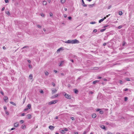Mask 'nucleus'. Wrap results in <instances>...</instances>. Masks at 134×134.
Wrapping results in <instances>:
<instances>
[{
	"label": "nucleus",
	"instance_id": "1",
	"mask_svg": "<svg viewBox=\"0 0 134 134\" xmlns=\"http://www.w3.org/2000/svg\"><path fill=\"white\" fill-rule=\"evenodd\" d=\"M57 102V100H52L49 102L48 103L49 105H50L51 104H55V103H56Z\"/></svg>",
	"mask_w": 134,
	"mask_h": 134
},
{
	"label": "nucleus",
	"instance_id": "2",
	"mask_svg": "<svg viewBox=\"0 0 134 134\" xmlns=\"http://www.w3.org/2000/svg\"><path fill=\"white\" fill-rule=\"evenodd\" d=\"M64 95L66 98L68 99H70L71 98V96L69 94H67L66 93H65L64 94Z\"/></svg>",
	"mask_w": 134,
	"mask_h": 134
},
{
	"label": "nucleus",
	"instance_id": "3",
	"mask_svg": "<svg viewBox=\"0 0 134 134\" xmlns=\"http://www.w3.org/2000/svg\"><path fill=\"white\" fill-rule=\"evenodd\" d=\"M72 44H74V43H79V41L76 40V39H75L74 40H72Z\"/></svg>",
	"mask_w": 134,
	"mask_h": 134
},
{
	"label": "nucleus",
	"instance_id": "4",
	"mask_svg": "<svg viewBox=\"0 0 134 134\" xmlns=\"http://www.w3.org/2000/svg\"><path fill=\"white\" fill-rule=\"evenodd\" d=\"M19 126V123L18 122H16L14 123V127H17Z\"/></svg>",
	"mask_w": 134,
	"mask_h": 134
},
{
	"label": "nucleus",
	"instance_id": "5",
	"mask_svg": "<svg viewBox=\"0 0 134 134\" xmlns=\"http://www.w3.org/2000/svg\"><path fill=\"white\" fill-rule=\"evenodd\" d=\"M4 101L6 102H8V98L6 96H5L4 97Z\"/></svg>",
	"mask_w": 134,
	"mask_h": 134
},
{
	"label": "nucleus",
	"instance_id": "6",
	"mask_svg": "<svg viewBox=\"0 0 134 134\" xmlns=\"http://www.w3.org/2000/svg\"><path fill=\"white\" fill-rule=\"evenodd\" d=\"M49 129L51 130H53L54 129V127L52 126H49Z\"/></svg>",
	"mask_w": 134,
	"mask_h": 134
},
{
	"label": "nucleus",
	"instance_id": "7",
	"mask_svg": "<svg viewBox=\"0 0 134 134\" xmlns=\"http://www.w3.org/2000/svg\"><path fill=\"white\" fill-rule=\"evenodd\" d=\"M72 40H69L65 42V43H72Z\"/></svg>",
	"mask_w": 134,
	"mask_h": 134
},
{
	"label": "nucleus",
	"instance_id": "8",
	"mask_svg": "<svg viewBox=\"0 0 134 134\" xmlns=\"http://www.w3.org/2000/svg\"><path fill=\"white\" fill-rule=\"evenodd\" d=\"M57 90L53 88L52 90V94H54V93H55L56 92H57Z\"/></svg>",
	"mask_w": 134,
	"mask_h": 134
},
{
	"label": "nucleus",
	"instance_id": "9",
	"mask_svg": "<svg viewBox=\"0 0 134 134\" xmlns=\"http://www.w3.org/2000/svg\"><path fill=\"white\" fill-rule=\"evenodd\" d=\"M100 127L101 128L103 129H104V130H106V129L105 126L103 125H102L100 126Z\"/></svg>",
	"mask_w": 134,
	"mask_h": 134
},
{
	"label": "nucleus",
	"instance_id": "10",
	"mask_svg": "<svg viewBox=\"0 0 134 134\" xmlns=\"http://www.w3.org/2000/svg\"><path fill=\"white\" fill-rule=\"evenodd\" d=\"M82 2V5L83 6L85 7H87V5L85 4L84 2L83 1V0H81Z\"/></svg>",
	"mask_w": 134,
	"mask_h": 134
},
{
	"label": "nucleus",
	"instance_id": "11",
	"mask_svg": "<svg viewBox=\"0 0 134 134\" xmlns=\"http://www.w3.org/2000/svg\"><path fill=\"white\" fill-rule=\"evenodd\" d=\"M27 117L28 119H30L31 118V115L30 114H27Z\"/></svg>",
	"mask_w": 134,
	"mask_h": 134
},
{
	"label": "nucleus",
	"instance_id": "12",
	"mask_svg": "<svg viewBox=\"0 0 134 134\" xmlns=\"http://www.w3.org/2000/svg\"><path fill=\"white\" fill-rule=\"evenodd\" d=\"M96 116V115L95 114H93L92 115V118H95Z\"/></svg>",
	"mask_w": 134,
	"mask_h": 134
},
{
	"label": "nucleus",
	"instance_id": "13",
	"mask_svg": "<svg viewBox=\"0 0 134 134\" xmlns=\"http://www.w3.org/2000/svg\"><path fill=\"white\" fill-rule=\"evenodd\" d=\"M10 103L12 104L13 105H14V106H16V104H15L14 103V102H12V101H10Z\"/></svg>",
	"mask_w": 134,
	"mask_h": 134
},
{
	"label": "nucleus",
	"instance_id": "14",
	"mask_svg": "<svg viewBox=\"0 0 134 134\" xmlns=\"http://www.w3.org/2000/svg\"><path fill=\"white\" fill-rule=\"evenodd\" d=\"M21 128L23 129H24L26 128V126L24 125H23L21 126Z\"/></svg>",
	"mask_w": 134,
	"mask_h": 134
},
{
	"label": "nucleus",
	"instance_id": "15",
	"mask_svg": "<svg viewBox=\"0 0 134 134\" xmlns=\"http://www.w3.org/2000/svg\"><path fill=\"white\" fill-rule=\"evenodd\" d=\"M29 78L30 79H32L33 78V76L31 74H30L29 76Z\"/></svg>",
	"mask_w": 134,
	"mask_h": 134
},
{
	"label": "nucleus",
	"instance_id": "16",
	"mask_svg": "<svg viewBox=\"0 0 134 134\" xmlns=\"http://www.w3.org/2000/svg\"><path fill=\"white\" fill-rule=\"evenodd\" d=\"M74 90L75 93L77 94L78 92V90L76 89H75Z\"/></svg>",
	"mask_w": 134,
	"mask_h": 134
},
{
	"label": "nucleus",
	"instance_id": "17",
	"mask_svg": "<svg viewBox=\"0 0 134 134\" xmlns=\"http://www.w3.org/2000/svg\"><path fill=\"white\" fill-rule=\"evenodd\" d=\"M27 107H28V108H28L29 109H30L31 107V105L30 104H29L27 105Z\"/></svg>",
	"mask_w": 134,
	"mask_h": 134
},
{
	"label": "nucleus",
	"instance_id": "18",
	"mask_svg": "<svg viewBox=\"0 0 134 134\" xmlns=\"http://www.w3.org/2000/svg\"><path fill=\"white\" fill-rule=\"evenodd\" d=\"M94 5V4H90L88 5V6L89 8H91L93 7Z\"/></svg>",
	"mask_w": 134,
	"mask_h": 134
},
{
	"label": "nucleus",
	"instance_id": "19",
	"mask_svg": "<svg viewBox=\"0 0 134 134\" xmlns=\"http://www.w3.org/2000/svg\"><path fill=\"white\" fill-rule=\"evenodd\" d=\"M99 82V81H98V80L94 81H93V83L94 84H95L96 83H97V82Z\"/></svg>",
	"mask_w": 134,
	"mask_h": 134
},
{
	"label": "nucleus",
	"instance_id": "20",
	"mask_svg": "<svg viewBox=\"0 0 134 134\" xmlns=\"http://www.w3.org/2000/svg\"><path fill=\"white\" fill-rule=\"evenodd\" d=\"M5 13L8 15V16H10V13L9 12V11H7L5 12Z\"/></svg>",
	"mask_w": 134,
	"mask_h": 134
},
{
	"label": "nucleus",
	"instance_id": "21",
	"mask_svg": "<svg viewBox=\"0 0 134 134\" xmlns=\"http://www.w3.org/2000/svg\"><path fill=\"white\" fill-rule=\"evenodd\" d=\"M47 4V2L45 1H44L43 2V4L44 5H46Z\"/></svg>",
	"mask_w": 134,
	"mask_h": 134
},
{
	"label": "nucleus",
	"instance_id": "22",
	"mask_svg": "<svg viewBox=\"0 0 134 134\" xmlns=\"http://www.w3.org/2000/svg\"><path fill=\"white\" fill-rule=\"evenodd\" d=\"M119 14L120 15H121L122 14V11H120L119 12Z\"/></svg>",
	"mask_w": 134,
	"mask_h": 134
},
{
	"label": "nucleus",
	"instance_id": "23",
	"mask_svg": "<svg viewBox=\"0 0 134 134\" xmlns=\"http://www.w3.org/2000/svg\"><path fill=\"white\" fill-rule=\"evenodd\" d=\"M29 47V46H24L22 48V49H23L25 48H27Z\"/></svg>",
	"mask_w": 134,
	"mask_h": 134
},
{
	"label": "nucleus",
	"instance_id": "24",
	"mask_svg": "<svg viewBox=\"0 0 134 134\" xmlns=\"http://www.w3.org/2000/svg\"><path fill=\"white\" fill-rule=\"evenodd\" d=\"M106 28L104 29H102L100 30V31L101 32H103L104 31H105L106 30Z\"/></svg>",
	"mask_w": 134,
	"mask_h": 134
},
{
	"label": "nucleus",
	"instance_id": "25",
	"mask_svg": "<svg viewBox=\"0 0 134 134\" xmlns=\"http://www.w3.org/2000/svg\"><path fill=\"white\" fill-rule=\"evenodd\" d=\"M65 2V0H61V3H64Z\"/></svg>",
	"mask_w": 134,
	"mask_h": 134
},
{
	"label": "nucleus",
	"instance_id": "26",
	"mask_svg": "<svg viewBox=\"0 0 134 134\" xmlns=\"http://www.w3.org/2000/svg\"><path fill=\"white\" fill-rule=\"evenodd\" d=\"M45 75L46 76H48V73L47 71H46L44 72Z\"/></svg>",
	"mask_w": 134,
	"mask_h": 134
},
{
	"label": "nucleus",
	"instance_id": "27",
	"mask_svg": "<svg viewBox=\"0 0 134 134\" xmlns=\"http://www.w3.org/2000/svg\"><path fill=\"white\" fill-rule=\"evenodd\" d=\"M61 133H65V132L64 130H62L61 131Z\"/></svg>",
	"mask_w": 134,
	"mask_h": 134
},
{
	"label": "nucleus",
	"instance_id": "28",
	"mask_svg": "<svg viewBox=\"0 0 134 134\" xmlns=\"http://www.w3.org/2000/svg\"><path fill=\"white\" fill-rule=\"evenodd\" d=\"M103 20L102 19L100 20L99 21V23H100L101 22H102Z\"/></svg>",
	"mask_w": 134,
	"mask_h": 134
},
{
	"label": "nucleus",
	"instance_id": "29",
	"mask_svg": "<svg viewBox=\"0 0 134 134\" xmlns=\"http://www.w3.org/2000/svg\"><path fill=\"white\" fill-rule=\"evenodd\" d=\"M108 36V35L107 37H106V36H105L104 37V40H106L107 39Z\"/></svg>",
	"mask_w": 134,
	"mask_h": 134
},
{
	"label": "nucleus",
	"instance_id": "30",
	"mask_svg": "<svg viewBox=\"0 0 134 134\" xmlns=\"http://www.w3.org/2000/svg\"><path fill=\"white\" fill-rule=\"evenodd\" d=\"M119 82L121 84H122L123 83V82L121 80H120Z\"/></svg>",
	"mask_w": 134,
	"mask_h": 134
},
{
	"label": "nucleus",
	"instance_id": "31",
	"mask_svg": "<svg viewBox=\"0 0 134 134\" xmlns=\"http://www.w3.org/2000/svg\"><path fill=\"white\" fill-rule=\"evenodd\" d=\"M99 113L100 114H102L103 113V111L102 110H101L99 111Z\"/></svg>",
	"mask_w": 134,
	"mask_h": 134
},
{
	"label": "nucleus",
	"instance_id": "32",
	"mask_svg": "<svg viewBox=\"0 0 134 134\" xmlns=\"http://www.w3.org/2000/svg\"><path fill=\"white\" fill-rule=\"evenodd\" d=\"M96 23L95 21H92L90 23V24H94Z\"/></svg>",
	"mask_w": 134,
	"mask_h": 134
},
{
	"label": "nucleus",
	"instance_id": "33",
	"mask_svg": "<svg viewBox=\"0 0 134 134\" xmlns=\"http://www.w3.org/2000/svg\"><path fill=\"white\" fill-rule=\"evenodd\" d=\"M63 61H62L60 63V64L59 65V66H62V65L63 64Z\"/></svg>",
	"mask_w": 134,
	"mask_h": 134
},
{
	"label": "nucleus",
	"instance_id": "34",
	"mask_svg": "<svg viewBox=\"0 0 134 134\" xmlns=\"http://www.w3.org/2000/svg\"><path fill=\"white\" fill-rule=\"evenodd\" d=\"M37 27L39 28H41V26L40 25H37Z\"/></svg>",
	"mask_w": 134,
	"mask_h": 134
},
{
	"label": "nucleus",
	"instance_id": "35",
	"mask_svg": "<svg viewBox=\"0 0 134 134\" xmlns=\"http://www.w3.org/2000/svg\"><path fill=\"white\" fill-rule=\"evenodd\" d=\"M124 100L125 101H126L127 100V98L126 97H125L124 98Z\"/></svg>",
	"mask_w": 134,
	"mask_h": 134
},
{
	"label": "nucleus",
	"instance_id": "36",
	"mask_svg": "<svg viewBox=\"0 0 134 134\" xmlns=\"http://www.w3.org/2000/svg\"><path fill=\"white\" fill-rule=\"evenodd\" d=\"M62 49V48H60L58 49L57 51L58 52L60 51V50Z\"/></svg>",
	"mask_w": 134,
	"mask_h": 134
},
{
	"label": "nucleus",
	"instance_id": "37",
	"mask_svg": "<svg viewBox=\"0 0 134 134\" xmlns=\"http://www.w3.org/2000/svg\"><path fill=\"white\" fill-rule=\"evenodd\" d=\"M5 111V114H7V115H9V112H8V111H7V110L6 111Z\"/></svg>",
	"mask_w": 134,
	"mask_h": 134
},
{
	"label": "nucleus",
	"instance_id": "38",
	"mask_svg": "<svg viewBox=\"0 0 134 134\" xmlns=\"http://www.w3.org/2000/svg\"><path fill=\"white\" fill-rule=\"evenodd\" d=\"M49 14L50 16H53V14L52 13L50 12L49 13Z\"/></svg>",
	"mask_w": 134,
	"mask_h": 134
},
{
	"label": "nucleus",
	"instance_id": "39",
	"mask_svg": "<svg viewBox=\"0 0 134 134\" xmlns=\"http://www.w3.org/2000/svg\"><path fill=\"white\" fill-rule=\"evenodd\" d=\"M122 27V26L121 25H120V26H119L118 27V28L119 29H120Z\"/></svg>",
	"mask_w": 134,
	"mask_h": 134
},
{
	"label": "nucleus",
	"instance_id": "40",
	"mask_svg": "<svg viewBox=\"0 0 134 134\" xmlns=\"http://www.w3.org/2000/svg\"><path fill=\"white\" fill-rule=\"evenodd\" d=\"M4 110H5V111H6L7 109V107L6 106H4Z\"/></svg>",
	"mask_w": 134,
	"mask_h": 134
},
{
	"label": "nucleus",
	"instance_id": "41",
	"mask_svg": "<svg viewBox=\"0 0 134 134\" xmlns=\"http://www.w3.org/2000/svg\"><path fill=\"white\" fill-rule=\"evenodd\" d=\"M108 26H109V25H105L103 27H104V28H105V27H108Z\"/></svg>",
	"mask_w": 134,
	"mask_h": 134
},
{
	"label": "nucleus",
	"instance_id": "42",
	"mask_svg": "<svg viewBox=\"0 0 134 134\" xmlns=\"http://www.w3.org/2000/svg\"><path fill=\"white\" fill-rule=\"evenodd\" d=\"M29 68H32V66L30 64H29Z\"/></svg>",
	"mask_w": 134,
	"mask_h": 134
},
{
	"label": "nucleus",
	"instance_id": "43",
	"mask_svg": "<svg viewBox=\"0 0 134 134\" xmlns=\"http://www.w3.org/2000/svg\"><path fill=\"white\" fill-rule=\"evenodd\" d=\"M29 109L27 108H26L24 110V111H27V110Z\"/></svg>",
	"mask_w": 134,
	"mask_h": 134
},
{
	"label": "nucleus",
	"instance_id": "44",
	"mask_svg": "<svg viewBox=\"0 0 134 134\" xmlns=\"http://www.w3.org/2000/svg\"><path fill=\"white\" fill-rule=\"evenodd\" d=\"M126 80L127 81H130V80H129V79L128 78H126Z\"/></svg>",
	"mask_w": 134,
	"mask_h": 134
},
{
	"label": "nucleus",
	"instance_id": "45",
	"mask_svg": "<svg viewBox=\"0 0 134 134\" xmlns=\"http://www.w3.org/2000/svg\"><path fill=\"white\" fill-rule=\"evenodd\" d=\"M1 94L3 95H4V93L3 91H1L0 92Z\"/></svg>",
	"mask_w": 134,
	"mask_h": 134
},
{
	"label": "nucleus",
	"instance_id": "46",
	"mask_svg": "<svg viewBox=\"0 0 134 134\" xmlns=\"http://www.w3.org/2000/svg\"><path fill=\"white\" fill-rule=\"evenodd\" d=\"M5 2L6 3H8L9 2L8 0H5Z\"/></svg>",
	"mask_w": 134,
	"mask_h": 134
},
{
	"label": "nucleus",
	"instance_id": "47",
	"mask_svg": "<svg viewBox=\"0 0 134 134\" xmlns=\"http://www.w3.org/2000/svg\"><path fill=\"white\" fill-rule=\"evenodd\" d=\"M68 18L69 20H71L72 19V18L71 16H69L68 17Z\"/></svg>",
	"mask_w": 134,
	"mask_h": 134
},
{
	"label": "nucleus",
	"instance_id": "48",
	"mask_svg": "<svg viewBox=\"0 0 134 134\" xmlns=\"http://www.w3.org/2000/svg\"><path fill=\"white\" fill-rule=\"evenodd\" d=\"M41 15L42 17H44V14L43 13H42V14H41Z\"/></svg>",
	"mask_w": 134,
	"mask_h": 134
},
{
	"label": "nucleus",
	"instance_id": "49",
	"mask_svg": "<svg viewBox=\"0 0 134 134\" xmlns=\"http://www.w3.org/2000/svg\"><path fill=\"white\" fill-rule=\"evenodd\" d=\"M52 84L54 86L55 85V84L53 82H52Z\"/></svg>",
	"mask_w": 134,
	"mask_h": 134
},
{
	"label": "nucleus",
	"instance_id": "50",
	"mask_svg": "<svg viewBox=\"0 0 134 134\" xmlns=\"http://www.w3.org/2000/svg\"><path fill=\"white\" fill-rule=\"evenodd\" d=\"M20 122L22 124L23 123L24 121L23 120H21L20 121Z\"/></svg>",
	"mask_w": 134,
	"mask_h": 134
},
{
	"label": "nucleus",
	"instance_id": "51",
	"mask_svg": "<svg viewBox=\"0 0 134 134\" xmlns=\"http://www.w3.org/2000/svg\"><path fill=\"white\" fill-rule=\"evenodd\" d=\"M107 134H112V133L111 132H107Z\"/></svg>",
	"mask_w": 134,
	"mask_h": 134
},
{
	"label": "nucleus",
	"instance_id": "52",
	"mask_svg": "<svg viewBox=\"0 0 134 134\" xmlns=\"http://www.w3.org/2000/svg\"><path fill=\"white\" fill-rule=\"evenodd\" d=\"M64 131H68V129L67 128H65L64 129Z\"/></svg>",
	"mask_w": 134,
	"mask_h": 134
},
{
	"label": "nucleus",
	"instance_id": "53",
	"mask_svg": "<svg viewBox=\"0 0 134 134\" xmlns=\"http://www.w3.org/2000/svg\"><path fill=\"white\" fill-rule=\"evenodd\" d=\"M70 118L72 119V120H74V117H71Z\"/></svg>",
	"mask_w": 134,
	"mask_h": 134
},
{
	"label": "nucleus",
	"instance_id": "54",
	"mask_svg": "<svg viewBox=\"0 0 134 134\" xmlns=\"http://www.w3.org/2000/svg\"><path fill=\"white\" fill-rule=\"evenodd\" d=\"M25 113H22V114H21V116H24V115H25Z\"/></svg>",
	"mask_w": 134,
	"mask_h": 134
},
{
	"label": "nucleus",
	"instance_id": "55",
	"mask_svg": "<svg viewBox=\"0 0 134 134\" xmlns=\"http://www.w3.org/2000/svg\"><path fill=\"white\" fill-rule=\"evenodd\" d=\"M93 31L94 32H96L97 31V30L96 29H94L93 30Z\"/></svg>",
	"mask_w": 134,
	"mask_h": 134
},
{
	"label": "nucleus",
	"instance_id": "56",
	"mask_svg": "<svg viewBox=\"0 0 134 134\" xmlns=\"http://www.w3.org/2000/svg\"><path fill=\"white\" fill-rule=\"evenodd\" d=\"M100 110V109H96V111H99Z\"/></svg>",
	"mask_w": 134,
	"mask_h": 134
},
{
	"label": "nucleus",
	"instance_id": "57",
	"mask_svg": "<svg viewBox=\"0 0 134 134\" xmlns=\"http://www.w3.org/2000/svg\"><path fill=\"white\" fill-rule=\"evenodd\" d=\"M40 92L41 93H43V90L40 91Z\"/></svg>",
	"mask_w": 134,
	"mask_h": 134
},
{
	"label": "nucleus",
	"instance_id": "58",
	"mask_svg": "<svg viewBox=\"0 0 134 134\" xmlns=\"http://www.w3.org/2000/svg\"><path fill=\"white\" fill-rule=\"evenodd\" d=\"M87 132H86V131H84L83 133V134H86Z\"/></svg>",
	"mask_w": 134,
	"mask_h": 134
},
{
	"label": "nucleus",
	"instance_id": "59",
	"mask_svg": "<svg viewBox=\"0 0 134 134\" xmlns=\"http://www.w3.org/2000/svg\"><path fill=\"white\" fill-rule=\"evenodd\" d=\"M58 96V94H55L54 95V97L55 98V97H57Z\"/></svg>",
	"mask_w": 134,
	"mask_h": 134
},
{
	"label": "nucleus",
	"instance_id": "60",
	"mask_svg": "<svg viewBox=\"0 0 134 134\" xmlns=\"http://www.w3.org/2000/svg\"><path fill=\"white\" fill-rule=\"evenodd\" d=\"M128 90V88H125V89L124 90V91H127Z\"/></svg>",
	"mask_w": 134,
	"mask_h": 134
},
{
	"label": "nucleus",
	"instance_id": "61",
	"mask_svg": "<svg viewBox=\"0 0 134 134\" xmlns=\"http://www.w3.org/2000/svg\"><path fill=\"white\" fill-rule=\"evenodd\" d=\"M4 9H5L4 7H3L2 9V11H3L4 10Z\"/></svg>",
	"mask_w": 134,
	"mask_h": 134
},
{
	"label": "nucleus",
	"instance_id": "62",
	"mask_svg": "<svg viewBox=\"0 0 134 134\" xmlns=\"http://www.w3.org/2000/svg\"><path fill=\"white\" fill-rule=\"evenodd\" d=\"M82 77L81 76H80L78 78V80H79V79H81Z\"/></svg>",
	"mask_w": 134,
	"mask_h": 134
},
{
	"label": "nucleus",
	"instance_id": "63",
	"mask_svg": "<svg viewBox=\"0 0 134 134\" xmlns=\"http://www.w3.org/2000/svg\"><path fill=\"white\" fill-rule=\"evenodd\" d=\"M87 15V14L86 13L85 14H83V16H86Z\"/></svg>",
	"mask_w": 134,
	"mask_h": 134
},
{
	"label": "nucleus",
	"instance_id": "64",
	"mask_svg": "<svg viewBox=\"0 0 134 134\" xmlns=\"http://www.w3.org/2000/svg\"><path fill=\"white\" fill-rule=\"evenodd\" d=\"M74 134H78V133L77 132H74Z\"/></svg>",
	"mask_w": 134,
	"mask_h": 134
}]
</instances>
